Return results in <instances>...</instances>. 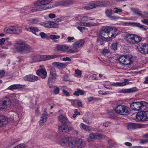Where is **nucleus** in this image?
Wrapping results in <instances>:
<instances>
[{
	"mask_svg": "<svg viewBox=\"0 0 148 148\" xmlns=\"http://www.w3.org/2000/svg\"><path fill=\"white\" fill-rule=\"evenodd\" d=\"M25 86V85H23L14 84L9 86L8 88V89L9 90H13L21 88Z\"/></svg>",
	"mask_w": 148,
	"mask_h": 148,
	"instance_id": "bb28decb",
	"label": "nucleus"
},
{
	"mask_svg": "<svg viewBox=\"0 0 148 148\" xmlns=\"http://www.w3.org/2000/svg\"><path fill=\"white\" fill-rule=\"evenodd\" d=\"M56 79V76H51L49 78L48 80V83L49 84L50 82H52L54 81Z\"/></svg>",
	"mask_w": 148,
	"mask_h": 148,
	"instance_id": "a18cd8bd",
	"label": "nucleus"
},
{
	"mask_svg": "<svg viewBox=\"0 0 148 148\" xmlns=\"http://www.w3.org/2000/svg\"><path fill=\"white\" fill-rule=\"evenodd\" d=\"M135 22H125L123 23V25L125 26L131 25L134 27Z\"/></svg>",
	"mask_w": 148,
	"mask_h": 148,
	"instance_id": "49530a36",
	"label": "nucleus"
},
{
	"mask_svg": "<svg viewBox=\"0 0 148 148\" xmlns=\"http://www.w3.org/2000/svg\"><path fill=\"white\" fill-rule=\"evenodd\" d=\"M58 118L59 121L62 124V125H68L69 127L71 125L70 123L66 116L61 115L58 116Z\"/></svg>",
	"mask_w": 148,
	"mask_h": 148,
	"instance_id": "dca6fc26",
	"label": "nucleus"
},
{
	"mask_svg": "<svg viewBox=\"0 0 148 148\" xmlns=\"http://www.w3.org/2000/svg\"><path fill=\"white\" fill-rule=\"evenodd\" d=\"M6 40L4 38H2L0 39V45H2L4 44V42H5Z\"/></svg>",
	"mask_w": 148,
	"mask_h": 148,
	"instance_id": "774afa93",
	"label": "nucleus"
},
{
	"mask_svg": "<svg viewBox=\"0 0 148 148\" xmlns=\"http://www.w3.org/2000/svg\"><path fill=\"white\" fill-rule=\"evenodd\" d=\"M85 93V92L82 90L80 89H78L76 90H75L73 93L74 95L78 96L79 95H82Z\"/></svg>",
	"mask_w": 148,
	"mask_h": 148,
	"instance_id": "7c9ffc66",
	"label": "nucleus"
},
{
	"mask_svg": "<svg viewBox=\"0 0 148 148\" xmlns=\"http://www.w3.org/2000/svg\"><path fill=\"white\" fill-rule=\"evenodd\" d=\"M75 74L77 76L81 77L82 74V72L81 71L78 69H75Z\"/></svg>",
	"mask_w": 148,
	"mask_h": 148,
	"instance_id": "3c124183",
	"label": "nucleus"
},
{
	"mask_svg": "<svg viewBox=\"0 0 148 148\" xmlns=\"http://www.w3.org/2000/svg\"><path fill=\"white\" fill-rule=\"evenodd\" d=\"M113 10L112 9H108L106 10L105 14L106 16L112 20L117 19L119 18L118 16H112Z\"/></svg>",
	"mask_w": 148,
	"mask_h": 148,
	"instance_id": "a211bd4d",
	"label": "nucleus"
},
{
	"mask_svg": "<svg viewBox=\"0 0 148 148\" xmlns=\"http://www.w3.org/2000/svg\"><path fill=\"white\" fill-rule=\"evenodd\" d=\"M86 145V142L82 139H78L77 148H82L85 147Z\"/></svg>",
	"mask_w": 148,
	"mask_h": 148,
	"instance_id": "c756f323",
	"label": "nucleus"
},
{
	"mask_svg": "<svg viewBox=\"0 0 148 148\" xmlns=\"http://www.w3.org/2000/svg\"><path fill=\"white\" fill-rule=\"evenodd\" d=\"M68 125H62L58 127V131L60 134H64L69 130Z\"/></svg>",
	"mask_w": 148,
	"mask_h": 148,
	"instance_id": "b1692460",
	"label": "nucleus"
},
{
	"mask_svg": "<svg viewBox=\"0 0 148 148\" xmlns=\"http://www.w3.org/2000/svg\"><path fill=\"white\" fill-rule=\"evenodd\" d=\"M53 0H38L34 3L35 6L29 10L32 12L48 9L53 8V5L47 6V5L52 1Z\"/></svg>",
	"mask_w": 148,
	"mask_h": 148,
	"instance_id": "f257e3e1",
	"label": "nucleus"
},
{
	"mask_svg": "<svg viewBox=\"0 0 148 148\" xmlns=\"http://www.w3.org/2000/svg\"><path fill=\"white\" fill-rule=\"evenodd\" d=\"M84 121L88 124H90L91 123L90 119L88 117L83 119Z\"/></svg>",
	"mask_w": 148,
	"mask_h": 148,
	"instance_id": "de8ad7c7",
	"label": "nucleus"
},
{
	"mask_svg": "<svg viewBox=\"0 0 148 148\" xmlns=\"http://www.w3.org/2000/svg\"><path fill=\"white\" fill-rule=\"evenodd\" d=\"M5 44L8 47V46H11L12 43L10 41H8L6 40L5 42Z\"/></svg>",
	"mask_w": 148,
	"mask_h": 148,
	"instance_id": "680f3d73",
	"label": "nucleus"
},
{
	"mask_svg": "<svg viewBox=\"0 0 148 148\" xmlns=\"http://www.w3.org/2000/svg\"><path fill=\"white\" fill-rule=\"evenodd\" d=\"M29 23L30 24H37L39 22L38 18H30L28 20Z\"/></svg>",
	"mask_w": 148,
	"mask_h": 148,
	"instance_id": "f704fd0d",
	"label": "nucleus"
},
{
	"mask_svg": "<svg viewBox=\"0 0 148 148\" xmlns=\"http://www.w3.org/2000/svg\"><path fill=\"white\" fill-rule=\"evenodd\" d=\"M56 70L54 68H51L50 70V75L52 76H56Z\"/></svg>",
	"mask_w": 148,
	"mask_h": 148,
	"instance_id": "c03bdc74",
	"label": "nucleus"
},
{
	"mask_svg": "<svg viewBox=\"0 0 148 148\" xmlns=\"http://www.w3.org/2000/svg\"><path fill=\"white\" fill-rule=\"evenodd\" d=\"M112 27L109 26L103 29L107 33L108 36L110 34L111 31L112 29Z\"/></svg>",
	"mask_w": 148,
	"mask_h": 148,
	"instance_id": "ea45409f",
	"label": "nucleus"
},
{
	"mask_svg": "<svg viewBox=\"0 0 148 148\" xmlns=\"http://www.w3.org/2000/svg\"><path fill=\"white\" fill-rule=\"evenodd\" d=\"M136 120L137 121L142 122L148 119V111H144L138 112L136 115Z\"/></svg>",
	"mask_w": 148,
	"mask_h": 148,
	"instance_id": "1a4fd4ad",
	"label": "nucleus"
},
{
	"mask_svg": "<svg viewBox=\"0 0 148 148\" xmlns=\"http://www.w3.org/2000/svg\"><path fill=\"white\" fill-rule=\"evenodd\" d=\"M24 79L26 81L30 82H34L38 79V77L33 75H26L24 78Z\"/></svg>",
	"mask_w": 148,
	"mask_h": 148,
	"instance_id": "aec40b11",
	"label": "nucleus"
},
{
	"mask_svg": "<svg viewBox=\"0 0 148 148\" xmlns=\"http://www.w3.org/2000/svg\"><path fill=\"white\" fill-rule=\"evenodd\" d=\"M111 85L117 86H124L125 84L124 83L116 82L113 84H110Z\"/></svg>",
	"mask_w": 148,
	"mask_h": 148,
	"instance_id": "4c0bfd02",
	"label": "nucleus"
},
{
	"mask_svg": "<svg viewBox=\"0 0 148 148\" xmlns=\"http://www.w3.org/2000/svg\"><path fill=\"white\" fill-rule=\"evenodd\" d=\"M27 30L37 35H39V32L40 31L37 27H29Z\"/></svg>",
	"mask_w": 148,
	"mask_h": 148,
	"instance_id": "a878e982",
	"label": "nucleus"
},
{
	"mask_svg": "<svg viewBox=\"0 0 148 148\" xmlns=\"http://www.w3.org/2000/svg\"><path fill=\"white\" fill-rule=\"evenodd\" d=\"M111 141V140H108V143H110V145L108 147V148H113V147H115L117 145V144L116 142L112 144H110V142Z\"/></svg>",
	"mask_w": 148,
	"mask_h": 148,
	"instance_id": "58836bf2",
	"label": "nucleus"
},
{
	"mask_svg": "<svg viewBox=\"0 0 148 148\" xmlns=\"http://www.w3.org/2000/svg\"><path fill=\"white\" fill-rule=\"evenodd\" d=\"M78 139L74 137H70L69 140L68 146L72 148H77Z\"/></svg>",
	"mask_w": 148,
	"mask_h": 148,
	"instance_id": "f3484780",
	"label": "nucleus"
},
{
	"mask_svg": "<svg viewBox=\"0 0 148 148\" xmlns=\"http://www.w3.org/2000/svg\"><path fill=\"white\" fill-rule=\"evenodd\" d=\"M70 137H64L61 140V144H63L66 145H68L69 144V138Z\"/></svg>",
	"mask_w": 148,
	"mask_h": 148,
	"instance_id": "72a5a7b5",
	"label": "nucleus"
},
{
	"mask_svg": "<svg viewBox=\"0 0 148 148\" xmlns=\"http://www.w3.org/2000/svg\"><path fill=\"white\" fill-rule=\"evenodd\" d=\"M110 124V123L108 121H106L103 123V125L106 127L108 126Z\"/></svg>",
	"mask_w": 148,
	"mask_h": 148,
	"instance_id": "69168bd1",
	"label": "nucleus"
},
{
	"mask_svg": "<svg viewBox=\"0 0 148 148\" xmlns=\"http://www.w3.org/2000/svg\"><path fill=\"white\" fill-rule=\"evenodd\" d=\"M76 103L77 104L78 106L79 107H82V103L81 101H80L79 100H77Z\"/></svg>",
	"mask_w": 148,
	"mask_h": 148,
	"instance_id": "0e129e2a",
	"label": "nucleus"
},
{
	"mask_svg": "<svg viewBox=\"0 0 148 148\" xmlns=\"http://www.w3.org/2000/svg\"><path fill=\"white\" fill-rule=\"evenodd\" d=\"M132 58L128 55L121 56L119 59V61L121 64L127 65L131 62Z\"/></svg>",
	"mask_w": 148,
	"mask_h": 148,
	"instance_id": "9d476101",
	"label": "nucleus"
},
{
	"mask_svg": "<svg viewBox=\"0 0 148 148\" xmlns=\"http://www.w3.org/2000/svg\"><path fill=\"white\" fill-rule=\"evenodd\" d=\"M60 38L59 36L56 35H51L49 36V38L52 40L56 39L59 38Z\"/></svg>",
	"mask_w": 148,
	"mask_h": 148,
	"instance_id": "8fccbe9b",
	"label": "nucleus"
},
{
	"mask_svg": "<svg viewBox=\"0 0 148 148\" xmlns=\"http://www.w3.org/2000/svg\"><path fill=\"white\" fill-rule=\"evenodd\" d=\"M127 127L128 129H134L137 128L138 127V125L136 123H128L127 125Z\"/></svg>",
	"mask_w": 148,
	"mask_h": 148,
	"instance_id": "2f4dec72",
	"label": "nucleus"
},
{
	"mask_svg": "<svg viewBox=\"0 0 148 148\" xmlns=\"http://www.w3.org/2000/svg\"><path fill=\"white\" fill-rule=\"evenodd\" d=\"M134 27H137L143 30H146L148 29V27L145 25H142L139 23L135 22Z\"/></svg>",
	"mask_w": 148,
	"mask_h": 148,
	"instance_id": "c85d7f7f",
	"label": "nucleus"
},
{
	"mask_svg": "<svg viewBox=\"0 0 148 148\" xmlns=\"http://www.w3.org/2000/svg\"><path fill=\"white\" fill-rule=\"evenodd\" d=\"M112 29L111 31L110 34L109 35V38L112 39L119 34V31L114 27H112Z\"/></svg>",
	"mask_w": 148,
	"mask_h": 148,
	"instance_id": "5701e85b",
	"label": "nucleus"
},
{
	"mask_svg": "<svg viewBox=\"0 0 148 148\" xmlns=\"http://www.w3.org/2000/svg\"><path fill=\"white\" fill-rule=\"evenodd\" d=\"M11 105L10 100L8 98H5L2 101L0 102V110L7 108Z\"/></svg>",
	"mask_w": 148,
	"mask_h": 148,
	"instance_id": "ddd939ff",
	"label": "nucleus"
},
{
	"mask_svg": "<svg viewBox=\"0 0 148 148\" xmlns=\"http://www.w3.org/2000/svg\"><path fill=\"white\" fill-rule=\"evenodd\" d=\"M5 72L3 70L0 71V78L2 77L5 74Z\"/></svg>",
	"mask_w": 148,
	"mask_h": 148,
	"instance_id": "338daca9",
	"label": "nucleus"
},
{
	"mask_svg": "<svg viewBox=\"0 0 148 148\" xmlns=\"http://www.w3.org/2000/svg\"><path fill=\"white\" fill-rule=\"evenodd\" d=\"M58 27V25L56 23H55L53 22H51V28L52 27Z\"/></svg>",
	"mask_w": 148,
	"mask_h": 148,
	"instance_id": "bf43d9fd",
	"label": "nucleus"
},
{
	"mask_svg": "<svg viewBox=\"0 0 148 148\" xmlns=\"http://www.w3.org/2000/svg\"><path fill=\"white\" fill-rule=\"evenodd\" d=\"M39 34L40 35L41 37L43 39L47 37V35L43 32H39Z\"/></svg>",
	"mask_w": 148,
	"mask_h": 148,
	"instance_id": "5fc2aeb1",
	"label": "nucleus"
},
{
	"mask_svg": "<svg viewBox=\"0 0 148 148\" xmlns=\"http://www.w3.org/2000/svg\"><path fill=\"white\" fill-rule=\"evenodd\" d=\"M59 57L58 55H36L32 57V59L34 62H38L55 58Z\"/></svg>",
	"mask_w": 148,
	"mask_h": 148,
	"instance_id": "423d86ee",
	"label": "nucleus"
},
{
	"mask_svg": "<svg viewBox=\"0 0 148 148\" xmlns=\"http://www.w3.org/2000/svg\"><path fill=\"white\" fill-rule=\"evenodd\" d=\"M60 92V89L59 88L56 86L54 87V88L53 89V94L54 95L58 94Z\"/></svg>",
	"mask_w": 148,
	"mask_h": 148,
	"instance_id": "a19ab883",
	"label": "nucleus"
},
{
	"mask_svg": "<svg viewBox=\"0 0 148 148\" xmlns=\"http://www.w3.org/2000/svg\"><path fill=\"white\" fill-rule=\"evenodd\" d=\"M47 110L46 109H44L40 120L39 124L40 126H42L44 125L47 119Z\"/></svg>",
	"mask_w": 148,
	"mask_h": 148,
	"instance_id": "2eb2a0df",
	"label": "nucleus"
},
{
	"mask_svg": "<svg viewBox=\"0 0 148 148\" xmlns=\"http://www.w3.org/2000/svg\"><path fill=\"white\" fill-rule=\"evenodd\" d=\"M8 123V121L7 117L3 115H0V126H5Z\"/></svg>",
	"mask_w": 148,
	"mask_h": 148,
	"instance_id": "4be33fe9",
	"label": "nucleus"
},
{
	"mask_svg": "<svg viewBox=\"0 0 148 148\" xmlns=\"http://www.w3.org/2000/svg\"><path fill=\"white\" fill-rule=\"evenodd\" d=\"M4 31L9 33L18 34L21 32L20 28L18 26H11L5 28Z\"/></svg>",
	"mask_w": 148,
	"mask_h": 148,
	"instance_id": "9b49d317",
	"label": "nucleus"
},
{
	"mask_svg": "<svg viewBox=\"0 0 148 148\" xmlns=\"http://www.w3.org/2000/svg\"><path fill=\"white\" fill-rule=\"evenodd\" d=\"M138 51L142 53L145 54L148 53V44L141 43L137 47Z\"/></svg>",
	"mask_w": 148,
	"mask_h": 148,
	"instance_id": "4468645a",
	"label": "nucleus"
},
{
	"mask_svg": "<svg viewBox=\"0 0 148 148\" xmlns=\"http://www.w3.org/2000/svg\"><path fill=\"white\" fill-rule=\"evenodd\" d=\"M79 24V25L81 26H85V27H90V23H89L85 22H81L79 23H78Z\"/></svg>",
	"mask_w": 148,
	"mask_h": 148,
	"instance_id": "37998d69",
	"label": "nucleus"
},
{
	"mask_svg": "<svg viewBox=\"0 0 148 148\" xmlns=\"http://www.w3.org/2000/svg\"><path fill=\"white\" fill-rule=\"evenodd\" d=\"M102 138V135L99 133H92L89 134L87 141L88 142H90L92 141H94L96 140H101Z\"/></svg>",
	"mask_w": 148,
	"mask_h": 148,
	"instance_id": "f8f14e48",
	"label": "nucleus"
},
{
	"mask_svg": "<svg viewBox=\"0 0 148 148\" xmlns=\"http://www.w3.org/2000/svg\"><path fill=\"white\" fill-rule=\"evenodd\" d=\"M44 27L47 28H51V22L47 23H44L42 25Z\"/></svg>",
	"mask_w": 148,
	"mask_h": 148,
	"instance_id": "79ce46f5",
	"label": "nucleus"
},
{
	"mask_svg": "<svg viewBox=\"0 0 148 148\" xmlns=\"http://www.w3.org/2000/svg\"><path fill=\"white\" fill-rule=\"evenodd\" d=\"M141 22L146 25H148V18H145L141 20Z\"/></svg>",
	"mask_w": 148,
	"mask_h": 148,
	"instance_id": "13d9d810",
	"label": "nucleus"
},
{
	"mask_svg": "<svg viewBox=\"0 0 148 148\" xmlns=\"http://www.w3.org/2000/svg\"><path fill=\"white\" fill-rule=\"evenodd\" d=\"M84 40L83 39L80 40L75 42L73 45V47L77 49L82 46L84 44Z\"/></svg>",
	"mask_w": 148,
	"mask_h": 148,
	"instance_id": "393cba45",
	"label": "nucleus"
},
{
	"mask_svg": "<svg viewBox=\"0 0 148 148\" xmlns=\"http://www.w3.org/2000/svg\"><path fill=\"white\" fill-rule=\"evenodd\" d=\"M52 65L54 67L57 68L58 69H62L65 68L68 63H60L57 62H54L52 63Z\"/></svg>",
	"mask_w": 148,
	"mask_h": 148,
	"instance_id": "412c9836",
	"label": "nucleus"
},
{
	"mask_svg": "<svg viewBox=\"0 0 148 148\" xmlns=\"http://www.w3.org/2000/svg\"><path fill=\"white\" fill-rule=\"evenodd\" d=\"M109 38V36L107 33L103 29L101 31L99 34L98 37L97 42L100 45H102L103 42L106 41Z\"/></svg>",
	"mask_w": 148,
	"mask_h": 148,
	"instance_id": "6e6552de",
	"label": "nucleus"
},
{
	"mask_svg": "<svg viewBox=\"0 0 148 148\" xmlns=\"http://www.w3.org/2000/svg\"><path fill=\"white\" fill-rule=\"evenodd\" d=\"M114 9L115 10L114 11V12L116 13H118L119 12H120L123 11L122 10L121 8L118 9L117 8H115Z\"/></svg>",
	"mask_w": 148,
	"mask_h": 148,
	"instance_id": "6e6d98bb",
	"label": "nucleus"
},
{
	"mask_svg": "<svg viewBox=\"0 0 148 148\" xmlns=\"http://www.w3.org/2000/svg\"><path fill=\"white\" fill-rule=\"evenodd\" d=\"M32 50V47L22 40L17 41L14 43V51L16 53H27L31 52Z\"/></svg>",
	"mask_w": 148,
	"mask_h": 148,
	"instance_id": "f03ea898",
	"label": "nucleus"
},
{
	"mask_svg": "<svg viewBox=\"0 0 148 148\" xmlns=\"http://www.w3.org/2000/svg\"><path fill=\"white\" fill-rule=\"evenodd\" d=\"M62 60L64 61H70L71 60V59L68 57H66L65 58H62Z\"/></svg>",
	"mask_w": 148,
	"mask_h": 148,
	"instance_id": "e2e57ef3",
	"label": "nucleus"
},
{
	"mask_svg": "<svg viewBox=\"0 0 148 148\" xmlns=\"http://www.w3.org/2000/svg\"><path fill=\"white\" fill-rule=\"evenodd\" d=\"M110 5V3L107 1H94L89 2L84 7L86 10L95 9L99 7H106Z\"/></svg>",
	"mask_w": 148,
	"mask_h": 148,
	"instance_id": "7ed1b4c3",
	"label": "nucleus"
},
{
	"mask_svg": "<svg viewBox=\"0 0 148 148\" xmlns=\"http://www.w3.org/2000/svg\"><path fill=\"white\" fill-rule=\"evenodd\" d=\"M36 74L40 76L43 79H45L47 76V72L45 69L41 68L40 69L37 71Z\"/></svg>",
	"mask_w": 148,
	"mask_h": 148,
	"instance_id": "6ab92c4d",
	"label": "nucleus"
},
{
	"mask_svg": "<svg viewBox=\"0 0 148 148\" xmlns=\"http://www.w3.org/2000/svg\"><path fill=\"white\" fill-rule=\"evenodd\" d=\"M131 109L134 111L144 110L148 108V103L145 101L133 102L130 104Z\"/></svg>",
	"mask_w": 148,
	"mask_h": 148,
	"instance_id": "20e7f679",
	"label": "nucleus"
},
{
	"mask_svg": "<svg viewBox=\"0 0 148 148\" xmlns=\"http://www.w3.org/2000/svg\"><path fill=\"white\" fill-rule=\"evenodd\" d=\"M57 49L62 52H64L68 49V47L64 45H59L57 46Z\"/></svg>",
	"mask_w": 148,
	"mask_h": 148,
	"instance_id": "cd10ccee",
	"label": "nucleus"
},
{
	"mask_svg": "<svg viewBox=\"0 0 148 148\" xmlns=\"http://www.w3.org/2000/svg\"><path fill=\"white\" fill-rule=\"evenodd\" d=\"M62 92H63V93L64 95L67 96H69L70 94L69 92H68L66 90L63 89Z\"/></svg>",
	"mask_w": 148,
	"mask_h": 148,
	"instance_id": "052dcab7",
	"label": "nucleus"
},
{
	"mask_svg": "<svg viewBox=\"0 0 148 148\" xmlns=\"http://www.w3.org/2000/svg\"><path fill=\"white\" fill-rule=\"evenodd\" d=\"M114 110L117 114L122 115H125L130 113V109L127 106L121 105L116 106Z\"/></svg>",
	"mask_w": 148,
	"mask_h": 148,
	"instance_id": "0eeeda50",
	"label": "nucleus"
},
{
	"mask_svg": "<svg viewBox=\"0 0 148 148\" xmlns=\"http://www.w3.org/2000/svg\"><path fill=\"white\" fill-rule=\"evenodd\" d=\"M81 19L83 21H88L90 20H93L95 18L87 16H82Z\"/></svg>",
	"mask_w": 148,
	"mask_h": 148,
	"instance_id": "e433bc0d",
	"label": "nucleus"
},
{
	"mask_svg": "<svg viewBox=\"0 0 148 148\" xmlns=\"http://www.w3.org/2000/svg\"><path fill=\"white\" fill-rule=\"evenodd\" d=\"M126 39L128 43L131 45H134L140 42L142 38L136 34H128L126 36Z\"/></svg>",
	"mask_w": 148,
	"mask_h": 148,
	"instance_id": "39448f33",
	"label": "nucleus"
},
{
	"mask_svg": "<svg viewBox=\"0 0 148 148\" xmlns=\"http://www.w3.org/2000/svg\"><path fill=\"white\" fill-rule=\"evenodd\" d=\"M131 9L134 14H136L141 16L143 17V15L141 12L138 9L132 8H131Z\"/></svg>",
	"mask_w": 148,
	"mask_h": 148,
	"instance_id": "473e14b6",
	"label": "nucleus"
},
{
	"mask_svg": "<svg viewBox=\"0 0 148 148\" xmlns=\"http://www.w3.org/2000/svg\"><path fill=\"white\" fill-rule=\"evenodd\" d=\"M138 90L136 87H133L128 89L129 93L137 91Z\"/></svg>",
	"mask_w": 148,
	"mask_h": 148,
	"instance_id": "864d4df0",
	"label": "nucleus"
},
{
	"mask_svg": "<svg viewBox=\"0 0 148 148\" xmlns=\"http://www.w3.org/2000/svg\"><path fill=\"white\" fill-rule=\"evenodd\" d=\"M98 92L99 94L101 95L109 94L110 93V91H107L106 92L102 90H99Z\"/></svg>",
	"mask_w": 148,
	"mask_h": 148,
	"instance_id": "603ef678",
	"label": "nucleus"
},
{
	"mask_svg": "<svg viewBox=\"0 0 148 148\" xmlns=\"http://www.w3.org/2000/svg\"><path fill=\"white\" fill-rule=\"evenodd\" d=\"M118 43L116 42L113 44L112 46V48L114 50H116L117 48Z\"/></svg>",
	"mask_w": 148,
	"mask_h": 148,
	"instance_id": "4d7b16f0",
	"label": "nucleus"
},
{
	"mask_svg": "<svg viewBox=\"0 0 148 148\" xmlns=\"http://www.w3.org/2000/svg\"><path fill=\"white\" fill-rule=\"evenodd\" d=\"M79 126L81 129L85 131H88L90 130L89 126H87L84 123H81L79 125Z\"/></svg>",
	"mask_w": 148,
	"mask_h": 148,
	"instance_id": "c9c22d12",
	"label": "nucleus"
},
{
	"mask_svg": "<svg viewBox=\"0 0 148 148\" xmlns=\"http://www.w3.org/2000/svg\"><path fill=\"white\" fill-rule=\"evenodd\" d=\"M61 6H67L70 4V3L68 1H61Z\"/></svg>",
	"mask_w": 148,
	"mask_h": 148,
	"instance_id": "09e8293b",
	"label": "nucleus"
}]
</instances>
